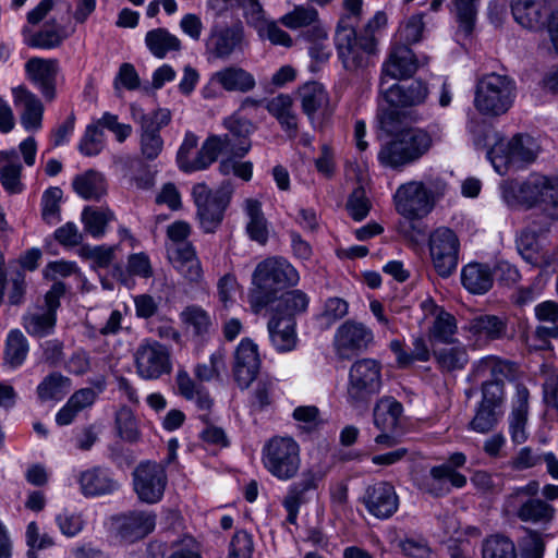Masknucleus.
Wrapping results in <instances>:
<instances>
[{"label":"nucleus","mask_w":558,"mask_h":558,"mask_svg":"<svg viewBox=\"0 0 558 558\" xmlns=\"http://www.w3.org/2000/svg\"><path fill=\"white\" fill-rule=\"evenodd\" d=\"M223 126L228 131L225 135H210L218 138L216 143L215 161L219 154L243 158L251 149V134L253 124L250 120L231 116L223 120Z\"/></svg>","instance_id":"4468645a"},{"label":"nucleus","mask_w":558,"mask_h":558,"mask_svg":"<svg viewBox=\"0 0 558 558\" xmlns=\"http://www.w3.org/2000/svg\"><path fill=\"white\" fill-rule=\"evenodd\" d=\"M117 246L97 245L89 246L83 245L78 254L85 259H90L93 266L96 268H107L116 257Z\"/></svg>","instance_id":"0e129e2a"},{"label":"nucleus","mask_w":558,"mask_h":558,"mask_svg":"<svg viewBox=\"0 0 558 558\" xmlns=\"http://www.w3.org/2000/svg\"><path fill=\"white\" fill-rule=\"evenodd\" d=\"M136 373L146 380H155L171 373L169 349L158 341L145 340L134 353Z\"/></svg>","instance_id":"ddd939ff"},{"label":"nucleus","mask_w":558,"mask_h":558,"mask_svg":"<svg viewBox=\"0 0 558 558\" xmlns=\"http://www.w3.org/2000/svg\"><path fill=\"white\" fill-rule=\"evenodd\" d=\"M428 246L435 271L442 278L450 277L459 263L458 235L447 227L437 228L429 235Z\"/></svg>","instance_id":"9b49d317"},{"label":"nucleus","mask_w":558,"mask_h":558,"mask_svg":"<svg viewBox=\"0 0 558 558\" xmlns=\"http://www.w3.org/2000/svg\"><path fill=\"white\" fill-rule=\"evenodd\" d=\"M402 404L393 397L380 398L373 410V422L378 430H396L401 421Z\"/></svg>","instance_id":"72a5a7b5"},{"label":"nucleus","mask_w":558,"mask_h":558,"mask_svg":"<svg viewBox=\"0 0 558 558\" xmlns=\"http://www.w3.org/2000/svg\"><path fill=\"white\" fill-rule=\"evenodd\" d=\"M245 204L246 214L250 218L246 227L250 238L264 244L267 241L268 233L260 203L256 199H246Z\"/></svg>","instance_id":"6e6d98bb"},{"label":"nucleus","mask_w":558,"mask_h":558,"mask_svg":"<svg viewBox=\"0 0 558 558\" xmlns=\"http://www.w3.org/2000/svg\"><path fill=\"white\" fill-rule=\"evenodd\" d=\"M298 282V271L286 259L271 257L258 263L252 276L253 288L248 293L252 311L258 314L277 300L280 290Z\"/></svg>","instance_id":"f03ea898"},{"label":"nucleus","mask_w":558,"mask_h":558,"mask_svg":"<svg viewBox=\"0 0 558 558\" xmlns=\"http://www.w3.org/2000/svg\"><path fill=\"white\" fill-rule=\"evenodd\" d=\"M381 387V365L374 359L355 361L349 371L348 401L354 408L366 405Z\"/></svg>","instance_id":"9d476101"},{"label":"nucleus","mask_w":558,"mask_h":558,"mask_svg":"<svg viewBox=\"0 0 558 558\" xmlns=\"http://www.w3.org/2000/svg\"><path fill=\"white\" fill-rule=\"evenodd\" d=\"M452 12L458 23V32L470 36L475 26L480 0H451Z\"/></svg>","instance_id":"09e8293b"},{"label":"nucleus","mask_w":558,"mask_h":558,"mask_svg":"<svg viewBox=\"0 0 558 558\" xmlns=\"http://www.w3.org/2000/svg\"><path fill=\"white\" fill-rule=\"evenodd\" d=\"M502 414V410H495L478 403L474 417L469 424L470 428L481 434L489 433L497 426Z\"/></svg>","instance_id":"bf43d9fd"},{"label":"nucleus","mask_w":558,"mask_h":558,"mask_svg":"<svg viewBox=\"0 0 558 558\" xmlns=\"http://www.w3.org/2000/svg\"><path fill=\"white\" fill-rule=\"evenodd\" d=\"M515 85L507 75L489 73L476 84L474 106L485 116H501L512 106Z\"/></svg>","instance_id":"0eeeda50"},{"label":"nucleus","mask_w":558,"mask_h":558,"mask_svg":"<svg viewBox=\"0 0 558 558\" xmlns=\"http://www.w3.org/2000/svg\"><path fill=\"white\" fill-rule=\"evenodd\" d=\"M262 463L275 478L288 482L301 469V449L296 440L289 436H274L262 449Z\"/></svg>","instance_id":"423d86ee"},{"label":"nucleus","mask_w":558,"mask_h":558,"mask_svg":"<svg viewBox=\"0 0 558 558\" xmlns=\"http://www.w3.org/2000/svg\"><path fill=\"white\" fill-rule=\"evenodd\" d=\"M380 94L384 99L396 108L418 106L425 101L428 95L427 86L422 81H413L408 85L380 82Z\"/></svg>","instance_id":"5701e85b"},{"label":"nucleus","mask_w":558,"mask_h":558,"mask_svg":"<svg viewBox=\"0 0 558 558\" xmlns=\"http://www.w3.org/2000/svg\"><path fill=\"white\" fill-rule=\"evenodd\" d=\"M465 484L466 477L463 474L447 465H436L423 478L421 489L434 497H441L450 493V485L462 488Z\"/></svg>","instance_id":"bb28decb"},{"label":"nucleus","mask_w":558,"mask_h":558,"mask_svg":"<svg viewBox=\"0 0 558 558\" xmlns=\"http://www.w3.org/2000/svg\"><path fill=\"white\" fill-rule=\"evenodd\" d=\"M173 268L190 283H199L203 279V268L195 247L175 250L168 255Z\"/></svg>","instance_id":"2f4dec72"},{"label":"nucleus","mask_w":558,"mask_h":558,"mask_svg":"<svg viewBox=\"0 0 558 558\" xmlns=\"http://www.w3.org/2000/svg\"><path fill=\"white\" fill-rule=\"evenodd\" d=\"M182 323L198 338L207 336L213 328L210 315L198 305H189L181 313Z\"/></svg>","instance_id":"de8ad7c7"},{"label":"nucleus","mask_w":558,"mask_h":558,"mask_svg":"<svg viewBox=\"0 0 558 558\" xmlns=\"http://www.w3.org/2000/svg\"><path fill=\"white\" fill-rule=\"evenodd\" d=\"M434 357L442 372L462 369L469 362L466 348L461 344L434 350Z\"/></svg>","instance_id":"a18cd8bd"},{"label":"nucleus","mask_w":558,"mask_h":558,"mask_svg":"<svg viewBox=\"0 0 558 558\" xmlns=\"http://www.w3.org/2000/svg\"><path fill=\"white\" fill-rule=\"evenodd\" d=\"M75 193L84 199H99L107 193V182L102 173L87 170L72 181Z\"/></svg>","instance_id":"4c0bfd02"},{"label":"nucleus","mask_w":558,"mask_h":558,"mask_svg":"<svg viewBox=\"0 0 558 558\" xmlns=\"http://www.w3.org/2000/svg\"><path fill=\"white\" fill-rule=\"evenodd\" d=\"M59 72L56 59L37 58V90L45 102H52L57 96V75Z\"/></svg>","instance_id":"58836bf2"},{"label":"nucleus","mask_w":558,"mask_h":558,"mask_svg":"<svg viewBox=\"0 0 558 558\" xmlns=\"http://www.w3.org/2000/svg\"><path fill=\"white\" fill-rule=\"evenodd\" d=\"M233 186L226 181L213 192L205 183H197L192 189V196L197 208L196 217L206 233H214L221 225Z\"/></svg>","instance_id":"6e6552de"},{"label":"nucleus","mask_w":558,"mask_h":558,"mask_svg":"<svg viewBox=\"0 0 558 558\" xmlns=\"http://www.w3.org/2000/svg\"><path fill=\"white\" fill-rule=\"evenodd\" d=\"M543 175H531L526 181H504L500 184L504 201L509 206L525 205L532 207L539 204Z\"/></svg>","instance_id":"b1692460"},{"label":"nucleus","mask_w":558,"mask_h":558,"mask_svg":"<svg viewBox=\"0 0 558 558\" xmlns=\"http://www.w3.org/2000/svg\"><path fill=\"white\" fill-rule=\"evenodd\" d=\"M423 306L425 310L430 308L432 314L435 316L433 326L429 330L430 338L442 343H452L454 341L453 337L457 332V322L454 316L438 307L433 301L424 302Z\"/></svg>","instance_id":"c9c22d12"},{"label":"nucleus","mask_w":558,"mask_h":558,"mask_svg":"<svg viewBox=\"0 0 558 558\" xmlns=\"http://www.w3.org/2000/svg\"><path fill=\"white\" fill-rule=\"evenodd\" d=\"M398 548L408 558H429L432 549L423 537L405 536L398 539Z\"/></svg>","instance_id":"338daca9"},{"label":"nucleus","mask_w":558,"mask_h":558,"mask_svg":"<svg viewBox=\"0 0 558 558\" xmlns=\"http://www.w3.org/2000/svg\"><path fill=\"white\" fill-rule=\"evenodd\" d=\"M539 194V205L553 219H558V178L544 177Z\"/></svg>","instance_id":"052dcab7"},{"label":"nucleus","mask_w":558,"mask_h":558,"mask_svg":"<svg viewBox=\"0 0 558 558\" xmlns=\"http://www.w3.org/2000/svg\"><path fill=\"white\" fill-rule=\"evenodd\" d=\"M80 485L85 496H98L114 492L119 484L109 472L99 466L86 470L80 475Z\"/></svg>","instance_id":"473e14b6"},{"label":"nucleus","mask_w":558,"mask_h":558,"mask_svg":"<svg viewBox=\"0 0 558 558\" xmlns=\"http://www.w3.org/2000/svg\"><path fill=\"white\" fill-rule=\"evenodd\" d=\"M303 112L314 128L322 126L333 112L324 86L316 82L304 84L299 90Z\"/></svg>","instance_id":"6ab92c4d"},{"label":"nucleus","mask_w":558,"mask_h":558,"mask_svg":"<svg viewBox=\"0 0 558 558\" xmlns=\"http://www.w3.org/2000/svg\"><path fill=\"white\" fill-rule=\"evenodd\" d=\"M373 340L372 330L364 324L347 320L337 329L333 337V347L341 360H349L366 350Z\"/></svg>","instance_id":"f3484780"},{"label":"nucleus","mask_w":558,"mask_h":558,"mask_svg":"<svg viewBox=\"0 0 558 558\" xmlns=\"http://www.w3.org/2000/svg\"><path fill=\"white\" fill-rule=\"evenodd\" d=\"M260 366L258 345L250 338L241 340L234 352L233 376L238 385L245 389L256 378Z\"/></svg>","instance_id":"412c9836"},{"label":"nucleus","mask_w":558,"mask_h":558,"mask_svg":"<svg viewBox=\"0 0 558 558\" xmlns=\"http://www.w3.org/2000/svg\"><path fill=\"white\" fill-rule=\"evenodd\" d=\"M216 143H218V138L208 136L195 158H191L192 151L197 147L198 137L194 133L187 132L177 154L179 168L184 172L207 169L215 162Z\"/></svg>","instance_id":"a211bd4d"},{"label":"nucleus","mask_w":558,"mask_h":558,"mask_svg":"<svg viewBox=\"0 0 558 558\" xmlns=\"http://www.w3.org/2000/svg\"><path fill=\"white\" fill-rule=\"evenodd\" d=\"M279 22L290 29L308 27L307 36L311 40L327 39V31L320 23L318 11L312 5H295Z\"/></svg>","instance_id":"a878e982"},{"label":"nucleus","mask_w":558,"mask_h":558,"mask_svg":"<svg viewBox=\"0 0 558 558\" xmlns=\"http://www.w3.org/2000/svg\"><path fill=\"white\" fill-rule=\"evenodd\" d=\"M62 190L51 186L41 196V219L48 225H56L61 220Z\"/></svg>","instance_id":"4d7b16f0"},{"label":"nucleus","mask_w":558,"mask_h":558,"mask_svg":"<svg viewBox=\"0 0 558 558\" xmlns=\"http://www.w3.org/2000/svg\"><path fill=\"white\" fill-rule=\"evenodd\" d=\"M447 189V183L439 177L405 182L393 195L396 210L408 220L422 219L433 210L436 202L445 196Z\"/></svg>","instance_id":"7ed1b4c3"},{"label":"nucleus","mask_w":558,"mask_h":558,"mask_svg":"<svg viewBox=\"0 0 558 558\" xmlns=\"http://www.w3.org/2000/svg\"><path fill=\"white\" fill-rule=\"evenodd\" d=\"M211 81L227 92L243 94L251 92L256 85L253 74L239 65L222 68L213 74Z\"/></svg>","instance_id":"c85d7f7f"},{"label":"nucleus","mask_w":558,"mask_h":558,"mask_svg":"<svg viewBox=\"0 0 558 558\" xmlns=\"http://www.w3.org/2000/svg\"><path fill=\"white\" fill-rule=\"evenodd\" d=\"M113 219L114 214L109 208L102 207L87 206L81 215L84 231L96 239L106 233L108 223Z\"/></svg>","instance_id":"79ce46f5"},{"label":"nucleus","mask_w":558,"mask_h":558,"mask_svg":"<svg viewBox=\"0 0 558 558\" xmlns=\"http://www.w3.org/2000/svg\"><path fill=\"white\" fill-rule=\"evenodd\" d=\"M29 345L25 336L17 329L8 335L4 351V361L12 367L22 365L28 353Z\"/></svg>","instance_id":"5fc2aeb1"},{"label":"nucleus","mask_w":558,"mask_h":558,"mask_svg":"<svg viewBox=\"0 0 558 558\" xmlns=\"http://www.w3.org/2000/svg\"><path fill=\"white\" fill-rule=\"evenodd\" d=\"M145 44L151 54L158 59L166 58L170 52H179L182 48L181 40L162 27L147 32Z\"/></svg>","instance_id":"ea45409f"},{"label":"nucleus","mask_w":558,"mask_h":558,"mask_svg":"<svg viewBox=\"0 0 558 558\" xmlns=\"http://www.w3.org/2000/svg\"><path fill=\"white\" fill-rule=\"evenodd\" d=\"M470 331L488 340H497L506 337L507 324L495 315H481L470 322Z\"/></svg>","instance_id":"c03bdc74"},{"label":"nucleus","mask_w":558,"mask_h":558,"mask_svg":"<svg viewBox=\"0 0 558 558\" xmlns=\"http://www.w3.org/2000/svg\"><path fill=\"white\" fill-rule=\"evenodd\" d=\"M22 165L16 150H0V182L9 194L24 190L21 181Z\"/></svg>","instance_id":"c756f323"},{"label":"nucleus","mask_w":558,"mask_h":558,"mask_svg":"<svg viewBox=\"0 0 558 558\" xmlns=\"http://www.w3.org/2000/svg\"><path fill=\"white\" fill-rule=\"evenodd\" d=\"M191 234V226L182 220L174 221L167 227V236L171 243L167 246V254H173L175 250L194 247L192 242L187 241Z\"/></svg>","instance_id":"680f3d73"},{"label":"nucleus","mask_w":558,"mask_h":558,"mask_svg":"<svg viewBox=\"0 0 558 558\" xmlns=\"http://www.w3.org/2000/svg\"><path fill=\"white\" fill-rule=\"evenodd\" d=\"M13 104L21 113L22 125L29 130L35 126V96L25 85L12 88Z\"/></svg>","instance_id":"8fccbe9b"},{"label":"nucleus","mask_w":558,"mask_h":558,"mask_svg":"<svg viewBox=\"0 0 558 558\" xmlns=\"http://www.w3.org/2000/svg\"><path fill=\"white\" fill-rule=\"evenodd\" d=\"M156 525V514L153 511L134 510L120 519L119 534L130 541L143 538L151 533Z\"/></svg>","instance_id":"cd10ccee"},{"label":"nucleus","mask_w":558,"mask_h":558,"mask_svg":"<svg viewBox=\"0 0 558 558\" xmlns=\"http://www.w3.org/2000/svg\"><path fill=\"white\" fill-rule=\"evenodd\" d=\"M77 271L76 264L68 260L50 262L43 270L44 279L52 281V284L44 295L43 305L37 308V337L53 331L60 299L66 293V286L60 279L70 277Z\"/></svg>","instance_id":"20e7f679"},{"label":"nucleus","mask_w":558,"mask_h":558,"mask_svg":"<svg viewBox=\"0 0 558 558\" xmlns=\"http://www.w3.org/2000/svg\"><path fill=\"white\" fill-rule=\"evenodd\" d=\"M267 327L270 341L279 352L294 349L296 344L295 318L272 315Z\"/></svg>","instance_id":"7c9ffc66"},{"label":"nucleus","mask_w":558,"mask_h":558,"mask_svg":"<svg viewBox=\"0 0 558 558\" xmlns=\"http://www.w3.org/2000/svg\"><path fill=\"white\" fill-rule=\"evenodd\" d=\"M483 558H518L514 543L501 534L487 536L482 543Z\"/></svg>","instance_id":"3c124183"},{"label":"nucleus","mask_w":558,"mask_h":558,"mask_svg":"<svg viewBox=\"0 0 558 558\" xmlns=\"http://www.w3.org/2000/svg\"><path fill=\"white\" fill-rule=\"evenodd\" d=\"M104 132L98 125H88L78 149L85 156H95L102 149Z\"/></svg>","instance_id":"774afa93"},{"label":"nucleus","mask_w":558,"mask_h":558,"mask_svg":"<svg viewBox=\"0 0 558 558\" xmlns=\"http://www.w3.org/2000/svg\"><path fill=\"white\" fill-rule=\"evenodd\" d=\"M494 137L496 142L487 151V157L494 169L501 175L511 169H522L537 158L539 146L530 135L515 134L510 140H505L495 133Z\"/></svg>","instance_id":"39448f33"},{"label":"nucleus","mask_w":558,"mask_h":558,"mask_svg":"<svg viewBox=\"0 0 558 558\" xmlns=\"http://www.w3.org/2000/svg\"><path fill=\"white\" fill-rule=\"evenodd\" d=\"M418 69V60L407 45H395L383 64L380 82L411 77Z\"/></svg>","instance_id":"393cba45"},{"label":"nucleus","mask_w":558,"mask_h":558,"mask_svg":"<svg viewBox=\"0 0 558 558\" xmlns=\"http://www.w3.org/2000/svg\"><path fill=\"white\" fill-rule=\"evenodd\" d=\"M61 21L62 20L49 19L41 20V22L37 24V48H56L69 37V32Z\"/></svg>","instance_id":"37998d69"},{"label":"nucleus","mask_w":558,"mask_h":558,"mask_svg":"<svg viewBox=\"0 0 558 558\" xmlns=\"http://www.w3.org/2000/svg\"><path fill=\"white\" fill-rule=\"evenodd\" d=\"M141 126L140 149L145 160L153 161L158 158L163 149V140L159 132L148 120Z\"/></svg>","instance_id":"864d4df0"},{"label":"nucleus","mask_w":558,"mask_h":558,"mask_svg":"<svg viewBox=\"0 0 558 558\" xmlns=\"http://www.w3.org/2000/svg\"><path fill=\"white\" fill-rule=\"evenodd\" d=\"M362 501L367 511L377 519L390 518L399 507V497L392 484L380 481L368 485Z\"/></svg>","instance_id":"aec40b11"},{"label":"nucleus","mask_w":558,"mask_h":558,"mask_svg":"<svg viewBox=\"0 0 558 558\" xmlns=\"http://www.w3.org/2000/svg\"><path fill=\"white\" fill-rule=\"evenodd\" d=\"M554 514V507L538 498L522 500L517 510V517L522 522L534 524H547L553 520Z\"/></svg>","instance_id":"a19ab883"},{"label":"nucleus","mask_w":558,"mask_h":558,"mask_svg":"<svg viewBox=\"0 0 558 558\" xmlns=\"http://www.w3.org/2000/svg\"><path fill=\"white\" fill-rule=\"evenodd\" d=\"M308 301L307 294L301 290L287 291L279 298L272 315L294 318L306 311Z\"/></svg>","instance_id":"49530a36"},{"label":"nucleus","mask_w":558,"mask_h":558,"mask_svg":"<svg viewBox=\"0 0 558 558\" xmlns=\"http://www.w3.org/2000/svg\"><path fill=\"white\" fill-rule=\"evenodd\" d=\"M482 400L483 404L495 410H502L505 403V384L500 379L486 380L482 384Z\"/></svg>","instance_id":"69168bd1"},{"label":"nucleus","mask_w":558,"mask_h":558,"mask_svg":"<svg viewBox=\"0 0 558 558\" xmlns=\"http://www.w3.org/2000/svg\"><path fill=\"white\" fill-rule=\"evenodd\" d=\"M35 269V247L27 250L24 256L9 265L4 270V258L0 254V304L2 303L7 284L9 288V302L17 305L23 301L25 294V270Z\"/></svg>","instance_id":"dca6fc26"},{"label":"nucleus","mask_w":558,"mask_h":558,"mask_svg":"<svg viewBox=\"0 0 558 558\" xmlns=\"http://www.w3.org/2000/svg\"><path fill=\"white\" fill-rule=\"evenodd\" d=\"M335 45L343 68L352 73L367 68L376 52L375 37L356 35L355 28L343 24L336 28Z\"/></svg>","instance_id":"1a4fd4ad"},{"label":"nucleus","mask_w":558,"mask_h":558,"mask_svg":"<svg viewBox=\"0 0 558 558\" xmlns=\"http://www.w3.org/2000/svg\"><path fill=\"white\" fill-rule=\"evenodd\" d=\"M116 426L119 436L130 442L136 441L140 437L137 421L133 411L122 407L116 414Z\"/></svg>","instance_id":"e2e57ef3"},{"label":"nucleus","mask_w":558,"mask_h":558,"mask_svg":"<svg viewBox=\"0 0 558 558\" xmlns=\"http://www.w3.org/2000/svg\"><path fill=\"white\" fill-rule=\"evenodd\" d=\"M521 256L530 264L542 265L543 256L538 252L537 231L531 227L525 228L517 240Z\"/></svg>","instance_id":"13d9d810"},{"label":"nucleus","mask_w":558,"mask_h":558,"mask_svg":"<svg viewBox=\"0 0 558 558\" xmlns=\"http://www.w3.org/2000/svg\"><path fill=\"white\" fill-rule=\"evenodd\" d=\"M544 0H511L514 20L524 28L536 29L543 25Z\"/></svg>","instance_id":"e433bc0d"},{"label":"nucleus","mask_w":558,"mask_h":558,"mask_svg":"<svg viewBox=\"0 0 558 558\" xmlns=\"http://www.w3.org/2000/svg\"><path fill=\"white\" fill-rule=\"evenodd\" d=\"M379 128L392 138L381 145L378 161L381 166L401 171L421 159L433 145L432 135L424 129L407 128L396 107L378 114Z\"/></svg>","instance_id":"f257e3e1"},{"label":"nucleus","mask_w":558,"mask_h":558,"mask_svg":"<svg viewBox=\"0 0 558 558\" xmlns=\"http://www.w3.org/2000/svg\"><path fill=\"white\" fill-rule=\"evenodd\" d=\"M71 388V379L60 373H51L37 386L41 400H61Z\"/></svg>","instance_id":"603ef678"},{"label":"nucleus","mask_w":558,"mask_h":558,"mask_svg":"<svg viewBox=\"0 0 558 558\" xmlns=\"http://www.w3.org/2000/svg\"><path fill=\"white\" fill-rule=\"evenodd\" d=\"M133 487L142 502L154 505L161 500L168 477L166 466L154 461H143L133 471Z\"/></svg>","instance_id":"f8f14e48"},{"label":"nucleus","mask_w":558,"mask_h":558,"mask_svg":"<svg viewBox=\"0 0 558 558\" xmlns=\"http://www.w3.org/2000/svg\"><path fill=\"white\" fill-rule=\"evenodd\" d=\"M461 282L469 292L484 294L493 287V272L486 264L470 263L462 268Z\"/></svg>","instance_id":"f704fd0d"},{"label":"nucleus","mask_w":558,"mask_h":558,"mask_svg":"<svg viewBox=\"0 0 558 558\" xmlns=\"http://www.w3.org/2000/svg\"><path fill=\"white\" fill-rule=\"evenodd\" d=\"M323 474L319 471L307 469L302 473L298 482L292 483L282 500V506L288 512L287 520L294 524L300 507L307 502V494L318 487Z\"/></svg>","instance_id":"4be33fe9"},{"label":"nucleus","mask_w":558,"mask_h":558,"mask_svg":"<svg viewBox=\"0 0 558 558\" xmlns=\"http://www.w3.org/2000/svg\"><path fill=\"white\" fill-rule=\"evenodd\" d=\"M246 46L244 27L238 22L232 25L215 24L205 41L210 58L228 60L233 53L241 52Z\"/></svg>","instance_id":"2eb2a0df"}]
</instances>
